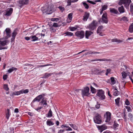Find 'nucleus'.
Listing matches in <instances>:
<instances>
[{
	"label": "nucleus",
	"instance_id": "obj_59",
	"mask_svg": "<svg viewBox=\"0 0 133 133\" xmlns=\"http://www.w3.org/2000/svg\"><path fill=\"white\" fill-rule=\"evenodd\" d=\"M43 108V107H38L37 108H36L35 109V110H37L38 111H39V110L40 109H41Z\"/></svg>",
	"mask_w": 133,
	"mask_h": 133
},
{
	"label": "nucleus",
	"instance_id": "obj_18",
	"mask_svg": "<svg viewBox=\"0 0 133 133\" xmlns=\"http://www.w3.org/2000/svg\"><path fill=\"white\" fill-rule=\"evenodd\" d=\"M111 61L112 59H105L104 58L102 59H94L91 60V61Z\"/></svg>",
	"mask_w": 133,
	"mask_h": 133
},
{
	"label": "nucleus",
	"instance_id": "obj_15",
	"mask_svg": "<svg viewBox=\"0 0 133 133\" xmlns=\"http://www.w3.org/2000/svg\"><path fill=\"white\" fill-rule=\"evenodd\" d=\"M39 35L40 36V34H37L35 35L31 36V39H32L31 41H36L38 40L39 38L38 37H37L36 36H38Z\"/></svg>",
	"mask_w": 133,
	"mask_h": 133
},
{
	"label": "nucleus",
	"instance_id": "obj_58",
	"mask_svg": "<svg viewBox=\"0 0 133 133\" xmlns=\"http://www.w3.org/2000/svg\"><path fill=\"white\" fill-rule=\"evenodd\" d=\"M8 77V76L7 75H4L3 77V78L4 80H5Z\"/></svg>",
	"mask_w": 133,
	"mask_h": 133
},
{
	"label": "nucleus",
	"instance_id": "obj_64",
	"mask_svg": "<svg viewBox=\"0 0 133 133\" xmlns=\"http://www.w3.org/2000/svg\"><path fill=\"white\" fill-rule=\"evenodd\" d=\"M12 37L11 38V42H13L14 41V40L15 39V37Z\"/></svg>",
	"mask_w": 133,
	"mask_h": 133
},
{
	"label": "nucleus",
	"instance_id": "obj_40",
	"mask_svg": "<svg viewBox=\"0 0 133 133\" xmlns=\"http://www.w3.org/2000/svg\"><path fill=\"white\" fill-rule=\"evenodd\" d=\"M3 88L6 91H8L9 89L8 85L7 84H4Z\"/></svg>",
	"mask_w": 133,
	"mask_h": 133
},
{
	"label": "nucleus",
	"instance_id": "obj_16",
	"mask_svg": "<svg viewBox=\"0 0 133 133\" xmlns=\"http://www.w3.org/2000/svg\"><path fill=\"white\" fill-rule=\"evenodd\" d=\"M106 115L107 116L106 119L105 121L106 122H109L111 119V113L109 112H106Z\"/></svg>",
	"mask_w": 133,
	"mask_h": 133
},
{
	"label": "nucleus",
	"instance_id": "obj_17",
	"mask_svg": "<svg viewBox=\"0 0 133 133\" xmlns=\"http://www.w3.org/2000/svg\"><path fill=\"white\" fill-rule=\"evenodd\" d=\"M103 28V26L102 25H101L99 26L98 27L97 29V34H99V35L100 36H102V34L101 32V31L102 29Z\"/></svg>",
	"mask_w": 133,
	"mask_h": 133
},
{
	"label": "nucleus",
	"instance_id": "obj_38",
	"mask_svg": "<svg viewBox=\"0 0 133 133\" xmlns=\"http://www.w3.org/2000/svg\"><path fill=\"white\" fill-rule=\"evenodd\" d=\"M50 65H52L51 64H47L46 65H38L37 66L36 68H38L39 67H43L44 66H47Z\"/></svg>",
	"mask_w": 133,
	"mask_h": 133
},
{
	"label": "nucleus",
	"instance_id": "obj_63",
	"mask_svg": "<svg viewBox=\"0 0 133 133\" xmlns=\"http://www.w3.org/2000/svg\"><path fill=\"white\" fill-rule=\"evenodd\" d=\"M101 129H103V130L106 129V128L105 127H104L103 126H101Z\"/></svg>",
	"mask_w": 133,
	"mask_h": 133
},
{
	"label": "nucleus",
	"instance_id": "obj_41",
	"mask_svg": "<svg viewBox=\"0 0 133 133\" xmlns=\"http://www.w3.org/2000/svg\"><path fill=\"white\" fill-rule=\"evenodd\" d=\"M17 34V30L15 29L14 30L13 32L12 33V37L14 36L15 37Z\"/></svg>",
	"mask_w": 133,
	"mask_h": 133
},
{
	"label": "nucleus",
	"instance_id": "obj_50",
	"mask_svg": "<svg viewBox=\"0 0 133 133\" xmlns=\"http://www.w3.org/2000/svg\"><path fill=\"white\" fill-rule=\"evenodd\" d=\"M118 125H119L118 124L116 123L115 122V121L114 122V128H115V129L116 128H117V127H118Z\"/></svg>",
	"mask_w": 133,
	"mask_h": 133
},
{
	"label": "nucleus",
	"instance_id": "obj_32",
	"mask_svg": "<svg viewBox=\"0 0 133 133\" xmlns=\"http://www.w3.org/2000/svg\"><path fill=\"white\" fill-rule=\"evenodd\" d=\"M129 31L131 33L133 32V23L131 24L129 28Z\"/></svg>",
	"mask_w": 133,
	"mask_h": 133
},
{
	"label": "nucleus",
	"instance_id": "obj_33",
	"mask_svg": "<svg viewBox=\"0 0 133 133\" xmlns=\"http://www.w3.org/2000/svg\"><path fill=\"white\" fill-rule=\"evenodd\" d=\"M120 99V98L119 97H118L115 100L116 104L118 106H119Z\"/></svg>",
	"mask_w": 133,
	"mask_h": 133
},
{
	"label": "nucleus",
	"instance_id": "obj_61",
	"mask_svg": "<svg viewBox=\"0 0 133 133\" xmlns=\"http://www.w3.org/2000/svg\"><path fill=\"white\" fill-rule=\"evenodd\" d=\"M25 39L27 41L31 40V36L30 37H25Z\"/></svg>",
	"mask_w": 133,
	"mask_h": 133
},
{
	"label": "nucleus",
	"instance_id": "obj_26",
	"mask_svg": "<svg viewBox=\"0 0 133 133\" xmlns=\"http://www.w3.org/2000/svg\"><path fill=\"white\" fill-rule=\"evenodd\" d=\"M47 100L46 99H44V98H43L41 101L40 103L42 104L43 105H47V104L46 103Z\"/></svg>",
	"mask_w": 133,
	"mask_h": 133
},
{
	"label": "nucleus",
	"instance_id": "obj_6",
	"mask_svg": "<svg viewBox=\"0 0 133 133\" xmlns=\"http://www.w3.org/2000/svg\"><path fill=\"white\" fill-rule=\"evenodd\" d=\"M98 92L96 95L99 97L100 99L103 100L105 98V96L104 95V92L102 90H98Z\"/></svg>",
	"mask_w": 133,
	"mask_h": 133
},
{
	"label": "nucleus",
	"instance_id": "obj_24",
	"mask_svg": "<svg viewBox=\"0 0 133 133\" xmlns=\"http://www.w3.org/2000/svg\"><path fill=\"white\" fill-rule=\"evenodd\" d=\"M10 115V110L8 109L6 112V117L7 119H9Z\"/></svg>",
	"mask_w": 133,
	"mask_h": 133
},
{
	"label": "nucleus",
	"instance_id": "obj_8",
	"mask_svg": "<svg viewBox=\"0 0 133 133\" xmlns=\"http://www.w3.org/2000/svg\"><path fill=\"white\" fill-rule=\"evenodd\" d=\"M75 35L81 39L83 38L84 36V32L83 30L77 31L75 33Z\"/></svg>",
	"mask_w": 133,
	"mask_h": 133
},
{
	"label": "nucleus",
	"instance_id": "obj_11",
	"mask_svg": "<svg viewBox=\"0 0 133 133\" xmlns=\"http://www.w3.org/2000/svg\"><path fill=\"white\" fill-rule=\"evenodd\" d=\"M93 73L95 75H100L104 71L103 70L101 71L100 70L95 69L93 71Z\"/></svg>",
	"mask_w": 133,
	"mask_h": 133
},
{
	"label": "nucleus",
	"instance_id": "obj_4",
	"mask_svg": "<svg viewBox=\"0 0 133 133\" xmlns=\"http://www.w3.org/2000/svg\"><path fill=\"white\" fill-rule=\"evenodd\" d=\"M95 123L97 124H100L102 122V118L100 115L98 114H96L94 118Z\"/></svg>",
	"mask_w": 133,
	"mask_h": 133
},
{
	"label": "nucleus",
	"instance_id": "obj_37",
	"mask_svg": "<svg viewBox=\"0 0 133 133\" xmlns=\"http://www.w3.org/2000/svg\"><path fill=\"white\" fill-rule=\"evenodd\" d=\"M120 20L121 21L123 20L125 22H127L128 21L127 18V17L125 16H124L122 17V18H121Z\"/></svg>",
	"mask_w": 133,
	"mask_h": 133
},
{
	"label": "nucleus",
	"instance_id": "obj_25",
	"mask_svg": "<svg viewBox=\"0 0 133 133\" xmlns=\"http://www.w3.org/2000/svg\"><path fill=\"white\" fill-rule=\"evenodd\" d=\"M46 124L49 126L53 125L54 123L51 120H48L46 122Z\"/></svg>",
	"mask_w": 133,
	"mask_h": 133
},
{
	"label": "nucleus",
	"instance_id": "obj_56",
	"mask_svg": "<svg viewBox=\"0 0 133 133\" xmlns=\"http://www.w3.org/2000/svg\"><path fill=\"white\" fill-rule=\"evenodd\" d=\"M125 104L126 105H129L130 103L129 102V101L128 100V99H126L125 102Z\"/></svg>",
	"mask_w": 133,
	"mask_h": 133
},
{
	"label": "nucleus",
	"instance_id": "obj_21",
	"mask_svg": "<svg viewBox=\"0 0 133 133\" xmlns=\"http://www.w3.org/2000/svg\"><path fill=\"white\" fill-rule=\"evenodd\" d=\"M53 73H45L44 75L42 77L43 78H47L49 77L51 75H52Z\"/></svg>",
	"mask_w": 133,
	"mask_h": 133
},
{
	"label": "nucleus",
	"instance_id": "obj_60",
	"mask_svg": "<svg viewBox=\"0 0 133 133\" xmlns=\"http://www.w3.org/2000/svg\"><path fill=\"white\" fill-rule=\"evenodd\" d=\"M100 106V105L99 104H97L95 105L96 108L97 109H99Z\"/></svg>",
	"mask_w": 133,
	"mask_h": 133
},
{
	"label": "nucleus",
	"instance_id": "obj_45",
	"mask_svg": "<svg viewBox=\"0 0 133 133\" xmlns=\"http://www.w3.org/2000/svg\"><path fill=\"white\" fill-rule=\"evenodd\" d=\"M120 94V92L118 91H115L114 93V95L115 96H117Z\"/></svg>",
	"mask_w": 133,
	"mask_h": 133
},
{
	"label": "nucleus",
	"instance_id": "obj_54",
	"mask_svg": "<svg viewBox=\"0 0 133 133\" xmlns=\"http://www.w3.org/2000/svg\"><path fill=\"white\" fill-rule=\"evenodd\" d=\"M66 128H67L65 129V130L66 131H72V129L69 126H66Z\"/></svg>",
	"mask_w": 133,
	"mask_h": 133
},
{
	"label": "nucleus",
	"instance_id": "obj_1",
	"mask_svg": "<svg viewBox=\"0 0 133 133\" xmlns=\"http://www.w3.org/2000/svg\"><path fill=\"white\" fill-rule=\"evenodd\" d=\"M9 43V41L6 40L4 39H0V50L7 49L8 48V46H6L5 47H3Z\"/></svg>",
	"mask_w": 133,
	"mask_h": 133
},
{
	"label": "nucleus",
	"instance_id": "obj_43",
	"mask_svg": "<svg viewBox=\"0 0 133 133\" xmlns=\"http://www.w3.org/2000/svg\"><path fill=\"white\" fill-rule=\"evenodd\" d=\"M91 91L92 93H94L96 92V90L92 86H91Z\"/></svg>",
	"mask_w": 133,
	"mask_h": 133
},
{
	"label": "nucleus",
	"instance_id": "obj_42",
	"mask_svg": "<svg viewBox=\"0 0 133 133\" xmlns=\"http://www.w3.org/2000/svg\"><path fill=\"white\" fill-rule=\"evenodd\" d=\"M16 95H18L21 94H23V90H21L19 91L15 92Z\"/></svg>",
	"mask_w": 133,
	"mask_h": 133
},
{
	"label": "nucleus",
	"instance_id": "obj_36",
	"mask_svg": "<svg viewBox=\"0 0 133 133\" xmlns=\"http://www.w3.org/2000/svg\"><path fill=\"white\" fill-rule=\"evenodd\" d=\"M58 8L62 12H63V11L65 10L64 8L61 5L59 6L58 7Z\"/></svg>",
	"mask_w": 133,
	"mask_h": 133
},
{
	"label": "nucleus",
	"instance_id": "obj_13",
	"mask_svg": "<svg viewBox=\"0 0 133 133\" xmlns=\"http://www.w3.org/2000/svg\"><path fill=\"white\" fill-rule=\"evenodd\" d=\"M13 9L11 8L7 9L5 15L8 16H10L13 12Z\"/></svg>",
	"mask_w": 133,
	"mask_h": 133
},
{
	"label": "nucleus",
	"instance_id": "obj_34",
	"mask_svg": "<svg viewBox=\"0 0 133 133\" xmlns=\"http://www.w3.org/2000/svg\"><path fill=\"white\" fill-rule=\"evenodd\" d=\"M111 83L112 84H114L116 82V81L114 77H111L110 78Z\"/></svg>",
	"mask_w": 133,
	"mask_h": 133
},
{
	"label": "nucleus",
	"instance_id": "obj_12",
	"mask_svg": "<svg viewBox=\"0 0 133 133\" xmlns=\"http://www.w3.org/2000/svg\"><path fill=\"white\" fill-rule=\"evenodd\" d=\"M90 14L87 12H85L83 16V20L84 21H86L89 16Z\"/></svg>",
	"mask_w": 133,
	"mask_h": 133
},
{
	"label": "nucleus",
	"instance_id": "obj_52",
	"mask_svg": "<svg viewBox=\"0 0 133 133\" xmlns=\"http://www.w3.org/2000/svg\"><path fill=\"white\" fill-rule=\"evenodd\" d=\"M23 90V93H24V94H27L29 92V90L28 89H26L25 90Z\"/></svg>",
	"mask_w": 133,
	"mask_h": 133
},
{
	"label": "nucleus",
	"instance_id": "obj_48",
	"mask_svg": "<svg viewBox=\"0 0 133 133\" xmlns=\"http://www.w3.org/2000/svg\"><path fill=\"white\" fill-rule=\"evenodd\" d=\"M70 30L71 31H74L76 30L77 28L75 27H71L69 28Z\"/></svg>",
	"mask_w": 133,
	"mask_h": 133
},
{
	"label": "nucleus",
	"instance_id": "obj_20",
	"mask_svg": "<svg viewBox=\"0 0 133 133\" xmlns=\"http://www.w3.org/2000/svg\"><path fill=\"white\" fill-rule=\"evenodd\" d=\"M53 10L51 8L49 9L48 6L46 10L45 11V13L47 14H51L53 11Z\"/></svg>",
	"mask_w": 133,
	"mask_h": 133
},
{
	"label": "nucleus",
	"instance_id": "obj_2",
	"mask_svg": "<svg viewBox=\"0 0 133 133\" xmlns=\"http://www.w3.org/2000/svg\"><path fill=\"white\" fill-rule=\"evenodd\" d=\"M99 23L102 22L103 23L107 24L108 22V20L107 17V14L106 12H104L102 15L101 18L99 19L98 21Z\"/></svg>",
	"mask_w": 133,
	"mask_h": 133
},
{
	"label": "nucleus",
	"instance_id": "obj_29",
	"mask_svg": "<svg viewBox=\"0 0 133 133\" xmlns=\"http://www.w3.org/2000/svg\"><path fill=\"white\" fill-rule=\"evenodd\" d=\"M119 11L121 13L124 12V11L123 7V6H122L121 7L118 8Z\"/></svg>",
	"mask_w": 133,
	"mask_h": 133
},
{
	"label": "nucleus",
	"instance_id": "obj_44",
	"mask_svg": "<svg viewBox=\"0 0 133 133\" xmlns=\"http://www.w3.org/2000/svg\"><path fill=\"white\" fill-rule=\"evenodd\" d=\"M73 14L70 13L68 15V17L70 20H71L72 19Z\"/></svg>",
	"mask_w": 133,
	"mask_h": 133
},
{
	"label": "nucleus",
	"instance_id": "obj_28",
	"mask_svg": "<svg viewBox=\"0 0 133 133\" xmlns=\"http://www.w3.org/2000/svg\"><path fill=\"white\" fill-rule=\"evenodd\" d=\"M52 112L51 109H50L49 112L46 115V116L48 117H51L52 116Z\"/></svg>",
	"mask_w": 133,
	"mask_h": 133
},
{
	"label": "nucleus",
	"instance_id": "obj_19",
	"mask_svg": "<svg viewBox=\"0 0 133 133\" xmlns=\"http://www.w3.org/2000/svg\"><path fill=\"white\" fill-rule=\"evenodd\" d=\"M11 31L10 29L9 28H7L6 29L4 32H5L7 37H10L11 36L10 34Z\"/></svg>",
	"mask_w": 133,
	"mask_h": 133
},
{
	"label": "nucleus",
	"instance_id": "obj_39",
	"mask_svg": "<svg viewBox=\"0 0 133 133\" xmlns=\"http://www.w3.org/2000/svg\"><path fill=\"white\" fill-rule=\"evenodd\" d=\"M82 3L85 8L87 9H88L89 8L88 5L85 2H83Z\"/></svg>",
	"mask_w": 133,
	"mask_h": 133
},
{
	"label": "nucleus",
	"instance_id": "obj_22",
	"mask_svg": "<svg viewBox=\"0 0 133 133\" xmlns=\"http://www.w3.org/2000/svg\"><path fill=\"white\" fill-rule=\"evenodd\" d=\"M110 11L111 13H113L114 14H117L118 13L117 10L114 8H110Z\"/></svg>",
	"mask_w": 133,
	"mask_h": 133
},
{
	"label": "nucleus",
	"instance_id": "obj_47",
	"mask_svg": "<svg viewBox=\"0 0 133 133\" xmlns=\"http://www.w3.org/2000/svg\"><path fill=\"white\" fill-rule=\"evenodd\" d=\"M67 4L66 5L67 6H70L71 5V0H68L67 1Z\"/></svg>",
	"mask_w": 133,
	"mask_h": 133
},
{
	"label": "nucleus",
	"instance_id": "obj_31",
	"mask_svg": "<svg viewBox=\"0 0 133 133\" xmlns=\"http://www.w3.org/2000/svg\"><path fill=\"white\" fill-rule=\"evenodd\" d=\"M111 41L112 42H117L118 43H121L122 42V41L118 39H112L111 40Z\"/></svg>",
	"mask_w": 133,
	"mask_h": 133
},
{
	"label": "nucleus",
	"instance_id": "obj_9",
	"mask_svg": "<svg viewBox=\"0 0 133 133\" xmlns=\"http://www.w3.org/2000/svg\"><path fill=\"white\" fill-rule=\"evenodd\" d=\"M44 94H43L39 95L35 98L32 101V103H34L36 101L39 102L43 97L44 96Z\"/></svg>",
	"mask_w": 133,
	"mask_h": 133
},
{
	"label": "nucleus",
	"instance_id": "obj_5",
	"mask_svg": "<svg viewBox=\"0 0 133 133\" xmlns=\"http://www.w3.org/2000/svg\"><path fill=\"white\" fill-rule=\"evenodd\" d=\"M131 2V0H121L119 2L118 4L119 5L123 4L125 7L128 8Z\"/></svg>",
	"mask_w": 133,
	"mask_h": 133
},
{
	"label": "nucleus",
	"instance_id": "obj_53",
	"mask_svg": "<svg viewBox=\"0 0 133 133\" xmlns=\"http://www.w3.org/2000/svg\"><path fill=\"white\" fill-rule=\"evenodd\" d=\"M53 26L55 27H57L59 26L58 24L57 23H54Z\"/></svg>",
	"mask_w": 133,
	"mask_h": 133
},
{
	"label": "nucleus",
	"instance_id": "obj_23",
	"mask_svg": "<svg viewBox=\"0 0 133 133\" xmlns=\"http://www.w3.org/2000/svg\"><path fill=\"white\" fill-rule=\"evenodd\" d=\"M100 52H96L94 51L93 52H87L86 53H85L83 54L82 56L81 57H82L84 55H87L88 54H99L100 53Z\"/></svg>",
	"mask_w": 133,
	"mask_h": 133
},
{
	"label": "nucleus",
	"instance_id": "obj_7",
	"mask_svg": "<svg viewBox=\"0 0 133 133\" xmlns=\"http://www.w3.org/2000/svg\"><path fill=\"white\" fill-rule=\"evenodd\" d=\"M89 88L87 87L83 89L82 90V95L83 97L85 96H89L90 94V93H89Z\"/></svg>",
	"mask_w": 133,
	"mask_h": 133
},
{
	"label": "nucleus",
	"instance_id": "obj_27",
	"mask_svg": "<svg viewBox=\"0 0 133 133\" xmlns=\"http://www.w3.org/2000/svg\"><path fill=\"white\" fill-rule=\"evenodd\" d=\"M17 69V68L14 67H12V68H10L8 70V72L9 73L13 71L14 70L16 71Z\"/></svg>",
	"mask_w": 133,
	"mask_h": 133
},
{
	"label": "nucleus",
	"instance_id": "obj_35",
	"mask_svg": "<svg viewBox=\"0 0 133 133\" xmlns=\"http://www.w3.org/2000/svg\"><path fill=\"white\" fill-rule=\"evenodd\" d=\"M122 76L123 78H126L127 76V74L125 72L123 71L122 73Z\"/></svg>",
	"mask_w": 133,
	"mask_h": 133
},
{
	"label": "nucleus",
	"instance_id": "obj_14",
	"mask_svg": "<svg viewBox=\"0 0 133 133\" xmlns=\"http://www.w3.org/2000/svg\"><path fill=\"white\" fill-rule=\"evenodd\" d=\"M93 34V32L91 31H89L86 30L85 31V38L87 39H88L89 37Z\"/></svg>",
	"mask_w": 133,
	"mask_h": 133
},
{
	"label": "nucleus",
	"instance_id": "obj_55",
	"mask_svg": "<svg viewBox=\"0 0 133 133\" xmlns=\"http://www.w3.org/2000/svg\"><path fill=\"white\" fill-rule=\"evenodd\" d=\"M51 21H57L59 20V19L57 18H52Z\"/></svg>",
	"mask_w": 133,
	"mask_h": 133
},
{
	"label": "nucleus",
	"instance_id": "obj_57",
	"mask_svg": "<svg viewBox=\"0 0 133 133\" xmlns=\"http://www.w3.org/2000/svg\"><path fill=\"white\" fill-rule=\"evenodd\" d=\"M87 2H88L89 3L91 4H96L95 2H93L92 1H90V0H88L87 1Z\"/></svg>",
	"mask_w": 133,
	"mask_h": 133
},
{
	"label": "nucleus",
	"instance_id": "obj_62",
	"mask_svg": "<svg viewBox=\"0 0 133 133\" xmlns=\"http://www.w3.org/2000/svg\"><path fill=\"white\" fill-rule=\"evenodd\" d=\"M64 129V130H60L58 132V133H62L65 131Z\"/></svg>",
	"mask_w": 133,
	"mask_h": 133
},
{
	"label": "nucleus",
	"instance_id": "obj_3",
	"mask_svg": "<svg viewBox=\"0 0 133 133\" xmlns=\"http://www.w3.org/2000/svg\"><path fill=\"white\" fill-rule=\"evenodd\" d=\"M97 23L96 21L94 20L87 26L88 28L91 31H93L96 29L97 26Z\"/></svg>",
	"mask_w": 133,
	"mask_h": 133
},
{
	"label": "nucleus",
	"instance_id": "obj_46",
	"mask_svg": "<svg viewBox=\"0 0 133 133\" xmlns=\"http://www.w3.org/2000/svg\"><path fill=\"white\" fill-rule=\"evenodd\" d=\"M128 116L129 118L128 119H130L131 120H132V119L133 117V116L132 115L131 113H129L128 114Z\"/></svg>",
	"mask_w": 133,
	"mask_h": 133
},
{
	"label": "nucleus",
	"instance_id": "obj_51",
	"mask_svg": "<svg viewBox=\"0 0 133 133\" xmlns=\"http://www.w3.org/2000/svg\"><path fill=\"white\" fill-rule=\"evenodd\" d=\"M126 109H127V111L128 112L131 111V109L130 107L129 106H127L125 107Z\"/></svg>",
	"mask_w": 133,
	"mask_h": 133
},
{
	"label": "nucleus",
	"instance_id": "obj_49",
	"mask_svg": "<svg viewBox=\"0 0 133 133\" xmlns=\"http://www.w3.org/2000/svg\"><path fill=\"white\" fill-rule=\"evenodd\" d=\"M102 8L101 9L103 10H106L107 8V5H104L102 7Z\"/></svg>",
	"mask_w": 133,
	"mask_h": 133
},
{
	"label": "nucleus",
	"instance_id": "obj_10",
	"mask_svg": "<svg viewBox=\"0 0 133 133\" xmlns=\"http://www.w3.org/2000/svg\"><path fill=\"white\" fill-rule=\"evenodd\" d=\"M28 3L27 1H25L23 0H21L18 1V5L20 8L23 6V5L26 4Z\"/></svg>",
	"mask_w": 133,
	"mask_h": 133
},
{
	"label": "nucleus",
	"instance_id": "obj_30",
	"mask_svg": "<svg viewBox=\"0 0 133 133\" xmlns=\"http://www.w3.org/2000/svg\"><path fill=\"white\" fill-rule=\"evenodd\" d=\"M64 34H65L66 35L71 36L73 35V34L71 32L67 31L64 33Z\"/></svg>",
	"mask_w": 133,
	"mask_h": 133
}]
</instances>
